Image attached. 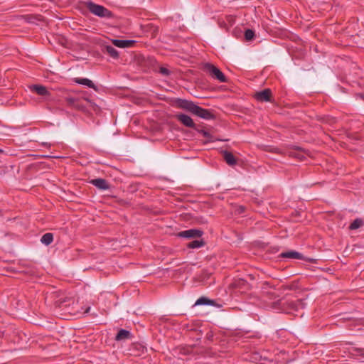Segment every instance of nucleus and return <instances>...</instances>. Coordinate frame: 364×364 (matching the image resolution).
Here are the masks:
<instances>
[{
    "mask_svg": "<svg viewBox=\"0 0 364 364\" xmlns=\"http://www.w3.org/2000/svg\"><path fill=\"white\" fill-rule=\"evenodd\" d=\"M356 96L358 97H360V99L363 100H364V94L363 93H359V94H357Z\"/></svg>",
    "mask_w": 364,
    "mask_h": 364,
    "instance_id": "obj_23",
    "label": "nucleus"
},
{
    "mask_svg": "<svg viewBox=\"0 0 364 364\" xmlns=\"http://www.w3.org/2000/svg\"><path fill=\"white\" fill-rule=\"evenodd\" d=\"M85 6L91 14L100 18L109 19L114 17V14L111 11L91 1H86Z\"/></svg>",
    "mask_w": 364,
    "mask_h": 364,
    "instance_id": "obj_1",
    "label": "nucleus"
},
{
    "mask_svg": "<svg viewBox=\"0 0 364 364\" xmlns=\"http://www.w3.org/2000/svg\"><path fill=\"white\" fill-rule=\"evenodd\" d=\"M279 257L280 258H287V259H304V256L302 254L296 252L295 250H289L287 252H282Z\"/></svg>",
    "mask_w": 364,
    "mask_h": 364,
    "instance_id": "obj_9",
    "label": "nucleus"
},
{
    "mask_svg": "<svg viewBox=\"0 0 364 364\" xmlns=\"http://www.w3.org/2000/svg\"><path fill=\"white\" fill-rule=\"evenodd\" d=\"M28 87L31 92H36L40 96L47 97L50 96V92L47 90L46 87L41 85H30Z\"/></svg>",
    "mask_w": 364,
    "mask_h": 364,
    "instance_id": "obj_7",
    "label": "nucleus"
},
{
    "mask_svg": "<svg viewBox=\"0 0 364 364\" xmlns=\"http://www.w3.org/2000/svg\"><path fill=\"white\" fill-rule=\"evenodd\" d=\"M205 245L203 240H195L187 245V247L191 249L200 248Z\"/></svg>",
    "mask_w": 364,
    "mask_h": 364,
    "instance_id": "obj_19",
    "label": "nucleus"
},
{
    "mask_svg": "<svg viewBox=\"0 0 364 364\" xmlns=\"http://www.w3.org/2000/svg\"><path fill=\"white\" fill-rule=\"evenodd\" d=\"M134 41L131 40H119V39H114L112 40V43L119 48H128L131 46L134 43Z\"/></svg>",
    "mask_w": 364,
    "mask_h": 364,
    "instance_id": "obj_12",
    "label": "nucleus"
},
{
    "mask_svg": "<svg viewBox=\"0 0 364 364\" xmlns=\"http://www.w3.org/2000/svg\"><path fill=\"white\" fill-rule=\"evenodd\" d=\"M203 234V232L200 229H189L187 230L181 231L178 233V236L183 238H200Z\"/></svg>",
    "mask_w": 364,
    "mask_h": 364,
    "instance_id": "obj_4",
    "label": "nucleus"
},
{
    "mask_svg": "<svg viewBox=\"0 0 364 364\" xmlns=\"http://www.w3.org/2000/svg\"><path fill=\"white\" fill-rule=\"evenodd\" d=\"M132 337L130 331L125 329H120L116 335L115 340L117 341L129 339Z\"/></svg>",
    "mask_w": 364,
    "mask_h": 364,
    "instance_id": "obj_13",
    "label": "nucleus"
},
{
    "mask_svg": "<svg viewBox=\"0 0 364 364\" xmlns=\"http://www.w3.org/2000/svg\"><path fill=\"white\" fill-rule=\"evenodd\" d=\"M178 106L179 107L192 113L196 106V104L193 103L192 101H188L186 100H179Z\"/></svg>",
    "mask_w": 364,
    "mask_h": 364,
    "instance_id": "obj_10",
    "label": "nucleus"
},
{
    "mask_svg": "<svg viewBox=\"0 0 364 364\" xmlns=\"http://www.w3.org/2000/svg\"><path fill=\"white\" fill-rule=\"evenodd\" d=\"M104 51L109 54L113 58H118V51L112 46H105L104 47Z\"/></svg>",
    "mask_w": 364,
    "mask_h": 364,
    "instance_id": "obj_16",
    "label": "nucleus"
},
{
    "mask_svg": "<svg viewBox=\"0 0 364 364\" xmlns=\"http://www.w3.org/2000/svg\"><path fill=\"white\" fill-rule=\"evenodd\" d=\"M195 306H200V305H210V306H217L215 304V301L210 299L207 297L202 296L196 300Z\"/></svg>",
    "mask_w": 364,
    "mask_h": 364,
    "instance_id": "obj_14",
    "label": "nucleus"
},
{
    "mask_svg": "<svg viewBox=\"0 0 364 364\" xmlns=\"http://www.w3.org/2000/svg\"><path fill=\"white\" fill-rule=\"evenodd\" d=\"M176 118L184 126L189 128H193L194 129H196V124L193 122V120L191 119V117L188 115L185 114H178L176 115Z\"/></svg>",
    "mask_w": 364,
    "mask_h": 364,
    "instance_id": "obj_5",
    "label": "nucleus"
},
{
    "mask_svg": "<svg viewBox=\"0 0 364 364\" xmlns=\"http://www.w3.org/2000/svg\"><path fill=\"white\" fill-rule=\"evenodd\" d=\"M223 159L225 161V162L229 166H232L237 164V159H235V157L231 152H230L228 151H223Z\"/></svg>",
    "mask_w": 364,
    "mask_h": 364,
    "instance_id": "obj_11",
    "label": "nucleus"
},
{
    "mask_svg": "<svg viewBox=\"0 0 364 364\" xmlns=\"http://www.w3.org/2000/svg\"><path fill=\"white\" fill-rule=\"evenodd\" d=\"M272 91L270 89H264L255 94V99L259 102H271Z\"/></svg>",
    "mask_w": 364,
    "mask_h": 364,
    "instance_id": "obj_6",
    "label": "nucleus"
},
{
    "mask_svg": "<svg viewBox=\"0 0 364 364\" xmlns=\"http://www.w3.org/2000/svg\"><path fill=\"white\" fill-rule=\"evenodd\" d=\"M75 82L77 84L86 85L88 87L93 88L95 90H97L95 87V84L92 82V80L87 79V78H75Z\"/></svg>",
    "mask_w": 364,
    "mask_h": 364,
    "instance_id": "obj_15",
    "label": "nucleus"
},
{
    "mask_svg": "<svg viewBox=\"0 0 364 364\" xmlns=\"http://www.w3.org/2000/svg\"><path fill=\"white\" fill-rule=\"evenodd\" d=\"M90 183L97 187L98 189L102 191L108 190L110 188L108 182L105 179L101 178L92 179L90 180Z\"/></svg>",
    "mask_w": 364,
    "mask_h": 364,
    "instance_id": "obj_8",
    "label": "nucleus"
},
{
    "mask_svg": "<svg viewBox=\"0 0 364 364\" xmlns=\"http://www.w3.org/2000/svg\"><path fill=\"white\" fill-rule=\"evenodd\" d=\"M65 302H66V300H65V299H64V300H63V301L59 300V301H57V303H58V306H61V305H62L63 303H65Z\"/></svg>",
    "mask_w": 364,
    "mask_h": 364,
    "instance_id": "obj_24",
    "label": "nucleus"
},
{
    "mask_svg": "<svg viewBox=\"0 0 364 364\" xmlns=\"http://www.w3.org/2000/svg\"><path fill=\"white\" fill-rule=\"evenodd\" d=\"M159 73L164 76H168L171 74V71L164 67L160 68Z\"/></svg>",
    "mask_w": 364,
    "mask_h": 364,
    "instance_id": "obj_22",
    "label": "nucleus"
},
{
    "mask_svg": "<svg viewBox=\"0 0 364 364\" xmlns=\"http://www.w3.org/2000/svg\"><path fill=\"white\" fill-rule=\"evenodd\" d=\"M195 129L207 139L205 142H213L215 141L213 136L210 134L208 131L203 129H198L197 127Z\"/></svg>",
    "mask_w": 364,
    "mask_h": 364,
    "instance_id": "obj_17",
    "label": "nucleus"
},
{
    "mask_svg": "<svg viewBox=\"0 0 364 364\" xmlns=\"http://www.w3.org/2000/svg\"><path fill=\"white\" fill-rule=\"evenodd\" d=\"M192 114L207 120L214 118V114L210 110L204 109L197 105H196Z\"/></svg>",
    "mask_w": 364,
    "mask_h": 364,
    "instance_id": "obj_3",
    "label": "nucleus"
},
{
    "mask_svg": "<svg viewBox=\"0 0 364 364\" xmlns=\"http://www.w3.org/2000/svg\"><path fill=\"white\" fill-rule=\"evenodd\" d=\"M53 241V235L50 232L44 234L41 238V242L46 245H49Z\"/></svg>",
    "mask_w": 364,
    "mask_h": 364,
    "instance_id": "obj_18",
    "label": "nucleus"
},
{
    "mask_svg": "<svg viewBox=\"0 0 364 364\" xmlns=\"http://www.w3.org/2000/svg\"><path fill=\"white\" fill-rule=\"evenodd\" d=\"M0 151H1V150H0Z\"/></svg>",
    "mask_w": 364,
    "mask_h": 364,
    "instance_id": "obj_25",
    "label": "nucleus"
},
{
    "mask_svg": "<svg viewBox=\"0 0 364 364\" xmlns=\"http://www.w3.org/2000/svg\"><path fill=\"white\" fill-rule=\"evenodd\" d=\"M363 225H364L363 220L361 218H356L350 223V225L349 226V229L351 230H356Z\"/></svg>",
    "mask_w": 364,
    "mask_h": 364,
    "instance_id": "obj_20",
    "label": "nucleus"
},
{
    "mask_svg": "<svg viewBox=\"0 0 364 364\" xmlns=\"http://www.w3.org/2000/svg\"><path fill=\"white\" fill-rule=\"evenodd\" d=\"M204 70L213 78L219 80L221 82H227V78L225 75L215 65L210 63H206L204 65Z\"/></svg>",
    "mask_w": 364,
    "mask_h": 364,
    "instance_id": "obj_2",
    "label": "nucleus"
},
{
    "mask_svg": "<svg viewBox=\"0 0 364 364\" xmlns=\"http://www.w3.org/2000/svg\"><path fill=\"white\" fill-rule=\"evenodd\" d=\"M255 36V32L251 29H247L245 31V38L247 41H251Z\"/></svg>",
    "mask_w": 364,
    "mask_h": 364,
    "instance_id": "obj_21",
    "label": "nucleus"
}]
</instances>
